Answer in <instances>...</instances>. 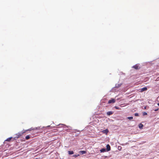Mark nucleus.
Wrapping results in <instances>:
<instances>
[{
    "label": "nucleus",
    "mask_w": 159,
    "mask_h": 159,
    "mask_svg": "<svg viewBox=\"0 0 159 159\" xmlns=\"http://www.w3.org/2000/svg\"><path fill=\"white\" fill-rule=\"evenodd\" d=\"M113 112L112 111H110L107 112V115H109V116L112 115V114H113Z\"/></svg>",
    "instance_id": "0eeeda50"
},
{
    "label": "nucleus",
    "mask_w": 159,
    "mask_h": 159,
    "mask_svg": "<svg viewBox=\"0 0 159 159\" xmlns=\"http://www.w3.org/2000/svg\"><path fill=\"white\" fill-rule=\"evenodd\" d=\"M68 153L70 155H71L74 154V152L73 151H68Z\"/></svg>",
    "instance_id": "9d476101"
},
{
    "label": "nucleus",
    "mask_w": 159,
    "mask_h": 159,
    "mask_svg": "<svg viewBox=\"0 0 159 159\" xmlns=\"http://www.w3.org/2000/svg\"><path fill=\"white\" fill-rule=\"evenodd\" d=\"M35 129V128H31L26 130V131H30V130H34V129Z\"/></svg>",
    "instance_id": "f8f14e48"
},
{
    "label": "nucleus",
    "mask_w": 159,
    "mask_h": 159,
    "mask_svg": "<svg viewBox=\"0 0 159 159\" xmlns=\"http://www.w3.org/2000/svg\"><path fill=\"white\" fill-rule=\"evenodd\" d=\"M25 132L26 131L18 133L16 134V137H17V138L20 137V136H22L23 134L25 133Z\"/></svg>",
    "instance_id": "f257e3e1"
},
{
    "label": "nucleus",
    "mask_w": 159,
    "mask_h": 159,
    "mask_svg": "<svg viewBox=\"0 0 159 159\" xmlns=\"http://www.w3.org/2000/svg\"><path fill=\"white\" fill-rule=\"evenodd\" d=\"M11 139H12V137L8 138L6 140V141H9L11 140Z\"/></svg>",
    "instance_id": "ddd939ff"
},
{
    "label": "nucleus",
    "mask_w": 159,
    "mask_h": 159,
    "mask_svg": "<svg viewBox=\"0 0 159 159\" xmlns=\"http://www.w3.org/2000/svg\"><path fill=\"white\" fill-rule=\"evenodd\" d=\"M157 105L159 106V103H157Z\"/></svg>",
    "instance_id": "4be33fe9"
},
{
    "label": "nucleus",
    "mask_w": 159,
    "mask_h": 159,
    "mask_svg": "<svg viewBox=\"0 0 159 159\" xmlns=\"http://www.w3.org/2000/svg\"><path fill=\"white\" fill-rule=\"evenodd\" d=\"M109 131L107 129H106L103 130L102 132L106 134H107V133Z\"/></svg>",
    "instance_id": "20e7f679"
},
{
    "label": "nucleus",
    "mask_w": 159,
    "mask_h": 159,
    "mask_svg": "<svg viewBox=\"0 0 159 159\" xmlns=\"http://www.w3.org/2000/svg\"><path fill=\"white\" fill-rule=\"evenodd\" d=\"M115 108L117 110H120L121 109L120 108L117 107V106H115Z\"/></svg>",
    "instance_id": "2eb2a0df"
},
{
    "label": "nucleus",
    "mask_w": 159,
    "mask_h": 159,
    "mask_svg": "<svg viewBox=\"0 0 159 159\" xmlns=\"http://www.w3.org/2000/svg\"><path fill=\"white\" fill-rule=\"evenodd\" d=\"M79 156V154H78V155H74L73 156L74 157H78V156Z\"/></svg>",
    "instance_id": "a211bd4d"
},
{
    "label": "nucleus",
    "mask_w": 159,
    "mask_h": 159,
    "mask_svg": "<svg viewBox=\"0 0 159 159\" xmlns=\"http://www.w3.org/2000/svg\"><path fill=\"white\" fill-rule=\"evenodd\" d=\"M143 125L141 123L139 124V128L140 129H142L143 128Z\"/></svg>",
    "instance_id": "6e6552de"
},
{
    "label": "nucleus",
    "mask_w": 159,
    "mask_h": 159,
    "mask_svg": "<svg viewBox=\"0 0 159 159\" xmlns=\"http://www.w3.org/2000/svg\"><path fill=\"white\" fill-rule=\"evenodd\" d=\"M100 151L101 152H105L106 151V149L105 148H102L101 149Z\"/></svg>",
    "instance_id": "1a4fd4ad"
},
{
    "label": "nucleus",
    "mask_w": 159,
    "mask_h": 159,
    "mask_svg": "<svg viewBox=\"0 0 159 159\" xmlns=\"http://www.w3.org/2000/svg\"><path fill=\"white\" fill-rule=\"evenodd\" d=\"M30 138V136L29 135H28L25 137V139L26 140H28Z\"/></svg>",
    "instance_id": "4468645a"
},
{
    "label": "nucleus",
    "mask_w": 159,
    "mask_h": 159,
    "mask_svg": "<svg viewBox=\"0 0 159 159\" xmlns=\"http://www.w3.org/2000/svg\"><path fill=\"white\" fill-rule=\"evenodd\" d=\"M147 88L146 87L140 89V92H143V91H146L147 90Z\"/></svg>",
    "instance_id": "39448f33"
},
{
    "label": "nucleus",
    "mask_w": 159,
    "mask_h": 159,
    "mask_svg": "<svg viewBox=\"0 0 159 159\" xmlns=\"http://www.w3.org/2000/svg\"><path fill=\"white\" fill-rule=\"evenodd\" d=\"M127 118L129 120H132L133 119V117L132 116L128 117Z\"/></svg>",
    "instance_id": "dca6fc26"
},
{
    "label": "nucleus",
    "mask_w": 159,
    "mask_h": 159,
    "mask_svg": "<svg viewBox=\"0 0 159 159\" xmlns=\"http://www.w3.org/2000/svg\"><path fill=\"white\" fill-rule=\"evenodd\" d=\"M132 67L136 70L139 69V66L138 64H136L134 66Z\"/></svg>",
    "instance_id": "7ed1b4c3"
},
{
    "label": "nucleus",
    "mask_w": 159,
    "mask_h": 159,
    "mask_svg": "<svg viewBox=\"0 0 159 159\" xmlns=\"http://www.w3.org/2000/svg\"><path fill=\"white\" fill-rule=\"evenodd\" d=\"M106 148L107 151H109L111 150V147L109 145L107 144L106 146Z\"/></svg>",
    "instance_id": "423d86ee"
},
{
    "label": "nucleus",
    "mask_w": 159,
    "mask_h": 159,
    "mask_svg": "<svg viewBox=\"0 0 159 159\" xmlns=\"http://www.w3.org/2000/svg\"><path fill=\"white\" fill-rule=\"evenodd\" d=\"M80 152L82 154H85L86 153V152L85 151H80Z\"/></svg>",
    "instance_id": "9b49d317"
},
{
    "label": "nucleus",
    "mask_w": 159,
    "mask_h": 159,
    "mask_svg": "<svg viewBox=\"0 0 159 159\" xmlns=\"http://www.w3.org/2000/svg\"><path fill=\"white\" fill-rule=\"evenodd\" d=\"M159 110V108H157V109H155L154 110V111H157L158 110Z\"/></svg>",
    "instance_id": "aec40b11"
},
{
    "label": "nucleus",
    "mask_w": 159,
    "mask_h": 159,
    "mask_svg": "<svg viewBox=\"0 0 159 159\" xmlns=\"http://www.w3.org/2000/svg\"><path fill=\"white\" fill-rule=\"evenodd\" d=\"M159 80V77H158L156 80V81H158Z\"/></svg>",
    "instance_id": "412c9836"
},
{
    "label": "nucleus",
    "mask_w": 159,
    "mask_h": 159,
    "mask_svg": "<svg viewBox=\"0 0 159 159\" xmlns=\"http://www.w3.org/2000/svg\"><path fill=\"white\" fill-rule=\"evenodd\" d=\"M115 100L114 99H112L109 100L108 102V103H114L115 102Z\"/></svg>",
    "instance_id": "f03ea898"
},
{
    "label": "nucleus",
    "mask_w": 159,
    "mask_h": 159,
    "mask_svg": "<svg viewBox=\"0 0 159 159\" xmlns=\"http://www.w3.org/2000/svg\"><path fill=\"white\" fill-rule=\"evenodd\" d=\"M143 116H145L147 115V113L146 112H143Z\"/></svg>",
    "instance_id": "f3484780"
},
{
    "label": "nucleus",
    "mask_w": 159,
    "mask_h": 159,
    "mask_svg": "<svg viewBox=\"0 0 159 159\" xmlns=\"http://www.w3.org/2000/svg\"><path fill=\"white\" fill-rule=\"evenodd\" d=\"M134 115H135V116H139L138 113H135L134 114Z\"/></svg>",
    "instance_id": "6ab92c4d"
}]
</instances>
